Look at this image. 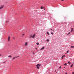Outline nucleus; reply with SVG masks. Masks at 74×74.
<instances>
[{
	"mask_svg": "<svg viewBox=\"0 0 74 74\" xmlns=\"http://www.w3.org/2000/svg\"><path fill=\"white\" fill-rule=\"evenodd\" d=\"M71 48H74V46H71Z\"/></svg>",
	"mask_w": 74,
	"mask_h": 74,
	"instance_id": "obj_11",
	"label": "nucleus"
},
{
	"mask_svg": "<svg viewBox=\"0 0 74 74\" xmlns=\"http://www.w3.org/2000/svg\"><path fill=\"white\" fill-rule=\"evenodd\" d=\"M64 65V66H67V63H65Z\"/></svg>",
	"mask_w": 74,
	"mask_h": 74,
	"instance_id": "obj_12",
	"label": "nucleus"
},
{
	"mask_svg": "<svg viewBox=\"0 0 74 74\" xmlns=\"http://www.w3.org/2000/svg\"><path fill=\"white\" fill-rule=\"evenodd\" d=\"M68 63H69V64H70V63H70V62H68Z\"/></svg>",
	"mask_w": 74,
	"mask_h": 74,
	"instance_id": "obj_24",
	"label": "nucleus"
},
{
	"mask_svg": "<svg viewBox=\"0 0 74 74\" xmlns=\"http://www.w3.org/2000/svg\"><path fill=\"white\" fill-rule=\"evenodd\" d=\"M3 63H5V62H3Z\"/></svg>",
	"mask_w": 74,
	"mask_h": 74,
	"instance_id": "obj_38",
	"label": "nucleus"
},
{
	"mask_svg": "<svg viewBox=\"0 0 74 74\" xmlns=\"http://www.w3.org/2000/svg\"><path fill=\"white\" fill-rule=\"evenodd\" d=\"M61 66H60V67H59V69H61Z\"/></svg>",
	"mask_w": 74,
	"mask_h": 74,
	"instance_id": "obj_26",
	"label": "nucleus"
},
{
	"mask_svg": "<svg viewBox=\"0 0 74 74\" xmlns=\"http://www.w3.org/2000/svg\"><path fill=\"white\" fill-rule=\"evenodd\" d=\"M61 59H63V56L62 57Z\"/></svg>",
	"mask_w": 74,
	"mask_h": 74,
	"instance_id": "obj_21",
	"label": "nucleus"
},
{
	"mask_svg": "<svg viewBox=\"0 0 74 74\" xmlns=\"http://www.w3.org/2000/svg\"><path fill=\"white\" fill-rule=\"evenodd\" d=\"M44 10H45V9H44Z\"/></svg>",
	"mask_w": 74,
	"mask_h": 74,
	"instance_id": "obj_34",
	"label": "nucleus"
},
{
	"mask_svg": "<svg viewBox=\"0 0 74 74\" xmlns=\"http://www.w3.org/2000/svg\"><path fill=\"white\" fill-rule=\"evenodd\" d=\"M70 33H71V32H70L68 34V35H69V34Z\"/></svg>",
	"mask_w": 74,
	"mask_h": 74,
	"instance_id": "obj_22",
	"label": "nucleus"
},
{
	"mask_svg": "<svg viewBox=\"0 0 74 74\" xmlns=\"http://www.w3.org/2000/svg\"><path fill=\"white\" fill-rule=\"evenodd\" d=\"M36 36V34H34L33 36H32V38H34V37Z\"/></svg>",
	"mask_w": 74,
	"mask_h": 74,
	"instance_id": "obj_5",
	"label": "nucleus"
},
{
	"mask_svg": "<svg viewBox=\"0 0 74 74\" xmlns=\"http://www.w3.org/2000/svg\"><path fill=\"white\" fill-rule=\"evenodd\" d=\"M27 42H26L25 44V46H27Z\"/></svg>",
	"mask_w": 74,
	"mask_h": 74,
	"instance_id": "obj_7",
	"label": "nucleus"
},
{
	"mask_svg": "<svg viewBox=\"0 0 74 74\" xmlns=\"http://www.w3.org/2000/svg\"><path fill=\"white\" fill-rule=\"evenodd\" d=\"M45 48V47H42V48H41L40 49V50L41 51H42V49H44Z\"/></svg>",
	"mask_w": 74,
	"mask_h": 74,
	"instance_id": "obj_3",
	"label": "nucleus"
},
{
	"mask_svg": "<svg viewBox=\"0 0 74 74\" xmlns=\"http://www.w3.org/2000/svg\"><path fill=\"white\" fill-rule=\"evenodd\" d=\"M36 49H37V48H36Z\"/></svg>",
	"mask_w": 74,
	"mask_h": 74,
	"instance_id": "obj_37",
	"label": "nucleus"
},
{
	"mask_svg": "<svg viewBox=\"0 0 74 74\" xmlns=\"http://www.w3.org/2000/svg\"><path fill=\"white\" fill-rule=\"evenodd\" d=\"M51 30H52V29H51Z\"/></svg>",
	"mask_w": 74,
	"mask_h": 74,
	"instance_id": "obj_35",
	"label": "nucleus"
},
{
	"mask_svg": "<svg viewBox=\"0 0 74 74\" xmlns=\"http://www.w3.org/2000/svg\"><path fill=\"white\" fill-rule=\"evenodd\" d=\"M67 53H65V54H66Z\"/></svg>",
	"mask_w": 74,
	"mask_h": 74,
	"instance_id": "obj_36",
	"label": "nucleus"
},
{
	"mask_svg": "<svg viewBox=\"0 0 74 74\" xmlns=\"http://www.w3.org/2000/svg\"><path fill=\"white\" fill-rule=\"evenodd\" d=\"M51 34L53 35V33H52V32H51Z\"/></svg>",
	"mask_w": 74,
	"mask_h": 74,
	"instance_id": "obj_23",
	"label": "nucleus"
},
{
	"mask_svg": "<svg viewBox=\"0 0 74 74\" xmlns=\"http://www.w3.org/2000/svg\"><path fill=\"white\" fill-rule=\"evenodd\" d=\"M62 57L63 58H64V57H66V56H63Z\"/></svg>",
	"mask_w": 74,
	"mask_h": 74,
	"instance_id": "obj_20",
	"label": "nucleus"
},
{
	"mask_svg": "<svg viewBox=\"0 0 74 74\" xmlns=\"http://www.w3.org/2000/svg\"><path fill=\"white\" fill-rule=\"evenodd\" d=\"M65 74H67V73H65Z\"/></svg>",
	"mask_w": 74,
	"mask_h": 74,
	"instance_id": "obj_30",
	"label": "nucleus"
},
{
	"mask_svg": "<svg viewBox=\"0 0 74 74\" xmlns=\"http://www.w3.org/2000/svg\"><path fill=\"white\" fill-rule=\"evenodd\" d=\"M12 57V56H8V58H11Z\"/></svg>",
	"mask_w": 74,
	"mask_h": 74,
	"instance_id": "obj_9",
	"label": "nucleus"
},
{
	"mask_svg": "<svg viewBox=\"0 0 74 74\" xmlns=\"http://www.w3.org/2000/svg\"><path fill=\"white\" fill-rule=\"evenodd\" d=\"M72 74H74V72H72Z\"/></svg>",
	"mask_w": 74,
	"mask_h": 74,
	"instance_id": "obj_27",
	"label": "nucleus"
},
{
	"mask_svg": "<svg viewBox=\"0 0 74 74\" xmlns=\"http://www.w3.org/2000/svg\"><path fill=\"white\" fill-rule=\"evenodd\" d=\"M36 36V34H34L33 36H32V38H34V37Z\"/></svg>",
	"mask_w": 74,
	"mask_h": 74,
	"instance_id": "obj_4",
	"label": "nucleus"
},
{
	"mask_svg": "<svg viewBox=\"0 0 74 74\" xmlns=\"http://www.w3.org/2000/svg\"><path fill=\"white\" fill-rule=\"evenodd\" d=\"M41 9H43V7L42 6H41L40 8Z\"/></svg>",
	"mask_w": 74,
	"mask_h": 74,
	"instance_id": "obj_14",
	"label": "nucleus"
},
{
	"mask_svg": "<svg viewBox=\"0 0 74 74\" xmlns=\"http://www.w3.org/2000/svg\"><path fill=\"white\" fill-rule=\"evenodd\" d=\"M47 34L48 35H49V32H47Z\"/></svg>",
	"mask_w": 74,
	"mask_h": 74,
	"instance_id": "obj_19",
	"label": "nucleus"
},
{
	"mask_svg": "<svg viewBox=\"0 0 74 74\" xmlns=\"http://www.w3.org/2000/svg\"><path fill=\"white\" fill-rule=\"evenodd\" d=\"M71 32H73V28H72L71 29Z\"/></svg>",
	"mask_w": 74,
	"mask_h": 74,
	"instance_id": "obj_10",
	"label": "nucleus"
},
{
	"mask_svg": "<svg viewBox=\"0 0 74 74\" xmlns=\"http://www.w3.org/2000/svg\"><path fill=\"white\" fill-rule=\"evenodd\" d=\"M64 0H61L62 1H64Z\"/></svg>",
	"mask_w": 74,
	"mask_h": 74,
	"instance_id": "obj_31",
	"label": "nucleus"
},
{
	"mask_svg": "<svg viewBox=\"0 0 74 74\" xmlns=\"http://www.w3.org/2000/svg\"><path fill=\"white\" fill-rule=\"evenodd\" d=\"M24 35H25V34H23V36H24Z\"/></svg>",
	"mask_w": 74,
	"mask_h": 74,
	"instance_id": "obj_29",
	"label": "nucleus"
},
{
	"mask_svg": "<svg viewBox=\"0 0 74 74\" xmlns=\"http://www.w3.org/2000/svg\"><path fill=\"white\" fill-rule=\"evenodd\" d=\"M40 66H41V64H38L36 66L38 69H39L40 68Z\"/></svg>",
	"mask_w": 74,
	"mask_h": 74,
	"instance_id": "obj_1",
	"label": "nucleus"
},
{
	"mask_svg": "<svg viewBox=\"0 0 74 74\" xmlns=\"http://www.w3.org/2000/svg\"><path fill=\"white\" fill-rule=\"evenodd\" d=\"M3 7H4L3 5H1L0 7V10L2 9V8H3Z\"/></svg>",
	"mask_w": 74,
	"mask_h": 74,
	"instance_id": "obj_2",
	"label": "nucleus"
},
{
	"mask_svg": "<svg viewBox=\"0 0 74 74\" xmlns=\"http://www.w3.org/2000/svg\"><path fill=\"white\" fill-rule=\"evenodd\" d=\"M74 65L73 64H72L71 65V67H73V65Z\"/></svg>",
	"mask_w": 74,
	"mask_h": 74,
	"instance_id": "obj_13",
	"label": "nucleus"
},
{
	"mask_svg": "<svg viewBox=\"0 0 74 74\" xmlns=\"http://www.w3.org/2000/svg\"><path fill=\"white\" fill-rule=\"evenodd\" d=\"M52 31H53V32H54V30H53Z\"/></svg>",
	"mask_w": 74,
	"mask_h": 74,
	"instance_id": "obj_32",
	"label": "nucleus"
},
{
	"mask_svg": "<svg viewBox=\"0 0 74 74\" xmlns=\"http://www.w3.org/2000/svg\"><path fill=\"white\" fill-rule=\"evenodd\" d=\"M0 56H1V54H0Z\"/></svg>",
	"mask_w": 74,
	"mask_h": 74,
	"instance_id": "obj_33",
	"label": "nucleus"
},
{
	"mask_svg": "<svg viewBox=\"0 0 74 74\" xmlns=\"http://www.w3.org/2000/svg\"><path fill=\"white\" fill-rule=\"evenodd\" d=\"M10 37L9 36L8 38V40L10 41Z\"/></svg>",
	"mask_w": 74,
	"mask_h": 74,
	"instance_id": "obj_6",
	"label": "nucleus"
},
{
	"mask_svg": "<svg viewBox=\"0 0 74 74\" xmlns=\"http://www.w3.org/2000/svg\"><path fill=\"white\" fill-rule=\"evenodd\" d=\"M16 57H15L13 58V59H12V60H14V59H16Z\"/></svg>",
	"mask_w": 74,
	"mask_h": 74,
	"instance_id": "obj_8",
	"label": "nucleus"
},
{
	"mask_svg": "<svg viewBox=\"0 0 74 74\" xmlns=\"http://www.w3.org/2000/svg\"><path fill=\"white\" fill-rule=\"evenodd\" d=\"M49 41V40L48 39H47V42H48Z\"/></svg>",
	"mask_w": 74,
	"mask_h": 74,
	"instance_id": "obj_18",
	"label": "nucleus"
},
{
	"mask_svg": "<svg viewBox=\"0 0 74 74\" xmlns=\"http://www.w3.org/2000/svg\"><path fill=\"white\" fill-rule=\"evenodd\" d=\"M36 44H37V45H39V44H39V43H38V42H37V43H36Z\"/></svg>",
	"mask_w": 74,
	"mask_h": 74,
	"instance_id": "obj_17",
	"label": "nucleus"
},
{
	"mask_svg": "<svg viewBox=\"0 0 74 74\" xmlns=\"http://www.w3.org/2000/svg\"><path fill=\"white\" fill-rule=\"evenodd\" d=\"M16 58H18V57H19V56H17L16 57H15Z\"/></svg>",
	"mask_w": 74,
	"mask_h": 74,
	"instance_id": "obj_16",
	"label": "nucleus"
},
{
	"mask_svg": "<svg viewBox=\"0 0 74 74\" xmlns=\"http://www.w3.org/2000/svg\"><path fill=\"white\" fill-rule=\"evenodd\" d=\"M30 38H32V35L30 36Z\"/></svg>",
	"mask_w": 74,
	"mask_h": 74,
	"instance_id": "obj_15",
	"label": "nucleus"
},
{
	"mask_svg": "<svg viewBox=\"0 0 74 74\" xmlns=\"http://www.w3.org/2000/svg\"><path fill=\"white\" fill-rule=\"evenodd\" d=\"M69 51H67V53H68V52H69Z\"/></svg>",
	"mask_w": 74,
	"mask_h": 74,
	"instance_id": "obj_28",
	"label": "nucleus"
},
{
	"mask_svg": "<svg viewBox=\"0 0 74 74\" xmlns=\"http://www.w3.org/2000/svg\"><path fill=\"white\" fill-rule=\"evenodd\" d=\"M8 22H9V21H7L6 22V23H7Z\"/></svg>",
	"mask_w": 74,
	"mask_h": 74,
	"instance_id": "obj_25",
	"label": "nucleus"
}]
</instances>
